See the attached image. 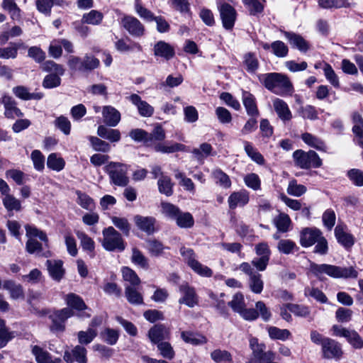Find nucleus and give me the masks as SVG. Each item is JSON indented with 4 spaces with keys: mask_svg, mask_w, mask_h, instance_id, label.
<instances>
[{
    "mask_svg": "<svg viewBox=\"0 0 363 363\" xmlns=\"http://www.w3.org/2000/svg\"><path fill=\"white\" fill-rule=\"evenodd\" d=\"M284 34L293 47L303 52L308 50V43L301 35L288 31H285Z\"/></svg>",
    "mask_w": 363,
    "mask_h": 363,
    "instance_id": "obj_28",
    "label": "nucleus"
},
{
    "mask_svg": "<svg viewBox=\"0 0 363 363\" xmlns=\"http://www.w3.org/2000/svg\"><path fill=\"white\" fill-rule=\"evenodd\" d=\"M125 295L128 301L133 305H140L143 303L142 294L133 286H127L125 289Z\"/></svg>",
    "mask_w": 363,
    "mask_h": 363,
    "instance_id": "obj_40",
    "label": "nucleus"
},
{
    "mask_svg": "<svg viewBox=\"0 0 363 363\" xmlns=\"http://www.w3.org/2000/svg\"><path fill=\"white\" fill-rule=\"evenodd\" d=\"M104 122L108 126L115 127L121 121V113L115 108L111 106H106L103 108Z\"/></svg>",
    "mask_w": 363,
    "mask_h": 363,
    "instance_id": "obj_26",
    "label": "nucleus"
},
{
    "mask_svg": "<svg viewBox=\"0 0 363 363\" xmlns=\"http://www.w3.org/2000/svg\"><path fill=\"white\" fill-rule=\"evenodd\" d=\"M323 357L325 359L339 360L343 352L341 345L335 340L329 339L325 340V344L322 347Z\"/></svg>",
    "mask_w": 363,
    "mask_h": 363,
    "instance_id": "obj_15",
    "label": "nucleus"
},
{
    "mask_svg": "<svg viewBox=\"0 0 363 363\" xmlns=\"http://www.w3.org/2000/svg\"><path fill=\"white\" fill-rule=\"evenodd\" d=\"M129 100L137 106L138 112L142 116L150 117L152 116L154 108L146 101H143L139 95L133 94L129 96Z\"/></svg>",
    "mask_w": 363,
    "mask_h": 363,
    "instance_id": "obj_24",
    "label": "nucleus"
},
{
    "mask_svg": "<svg viewBox=\"0 0 363 363\" xmlns=\"http://www.w3.org/2000/svg\"><path fill=\"white\" fill-rule=\"evenodd\" d=\"M77 238L80 240V244L82 249L91 253V257H94V250L95 247L94 240L89 237L85 233L77 231L76 233Z\"/></svg>",
    "mask_w": 363,
    "mask_h": 363,
    "instance_id": "obj_39",
    "label": "nucleus"
},
{
    "mask_svg": "<svg viewBox=\"0 0 363 363\" xmlns=\"http://www.w3.org/2000/svg\"><path fill=\"white\" fill-rule=\"evenodd\" d=\"M3 287L9 292L10 297L12 299H23L25 297L23 286L13 280L5 281L3 284Z\"/></svg>",
    "mask_w": 363,
    "mask_h": 363,
    "instance_id": "obj_29",
    "label": "nucleus"
},
{
    "mask_svg": "<svg viewBox=\"0 0 363 363\" xmlns=\"http://www.w3.org/2000/svg\"><path fill=\"white\" fill-rule=\"evenodd\" d=\"M40 69L45 72L50 74H59L63 75L65 69L62 65L57 64L52 60H47L40 65Z\"/></svg>",
    "mask_w": 363,
    "mask_h": 363,
    "instance_id": "obj_43",
    "label": "nucleus"
},
{
    "mask_svg": "<svg viewBox=\"0 0 363 363\" xmlns=\"http://www.w3.org/2000/svg\"><path fill=\"white\" fill-rule=\"evenodd\" d=\"M148 337L154 344H158L170 337L169 329L163 324H157L148 331Z\"/></svg>",
    "mask_w": 363,
    "mask_h": 363,
    "instance_id": "obj_17",
    "label": "nucleus"
},
{
    "mask_svg": "<svg viewBox=\"0 0 363 363\" xmlns=\"http://www.w3.org/2000/svg\"><path fill=\"white\" fill-rule=\"evenodd\" d=\"M60 74H49L46 75L43 81V86L45 89L57 87L61 84Z\"/></svg>",
    "mask_w": 363,
    "mask_h": 363,
    "instance_id": "obj_63",
    "label": "nucleus"
},
{
    "mask_svg": "<svg viewBox=\"0 0 363 363\" xmlns=\"http://www.w3.org/2000/svg\"><path fill=\"white\" fill-rule=\"evenodd\" d=\"M123 278L125 281L130 282L133 286L140 284V279L134 270L128 267L122 269Z\"/></svg>",
    "mask_w": 363,
    "mask_h": 363,
    "instance_id": "obj_61",
    "label": "nucleus"
},
{
    "mask_svg": "<svg viewBox=\"0 0 363 363\" xmlns=\"http://www.w3.org/2000/svg\"><path fill=\"white\" fill-rule=\"evenodd\" d=\"M243 64L248 72L254 73L259 67V62L252 52H247L243 57Z\"/></svg>",
    "mask_w": 363,
    "mask_h": 363,
    "instance_id": "obj_45",
    "label": "nucleus"
},
{
    "mask_svg": "<svg viewBox=\"0 0 363 363\" xmlns=\"http://www.w3.org/2000/svg\"><path fill=\"white\" fill-rule=\"evenodd\" d=\"M105 168L113 184L118 186L128 185L129 179L127 176L128 166L125 164L111 162Z\"/></svg>",
    "mask_w": 363,
    "mask_h": 363,
    "instance_id": "obj_5",
    "label": "nucleus"
},
{
    "mask_svg": "<svg viewBox=\"0 0 363 363\" xmlns=\"http://www.w3.org/2000/svg\"><path fill=\"white\" fill-rule=\"evenodd\" d=\"M74 314L73 310L69 308H64L61 310L56 311L53 314L50 315L52 320L50 330L54 333L63 332L65 329V321Z\"/></svg>",
    "mask_w": 363,
    "mask_h": 363,
    "instance_id": "obj_9",
    "label": "nucleus"
},
{
    "mask_svg": "<svg viewBox=\"0 0 363 363\" xmlns=\"http://www.w3.org/2000/svg\"><path fill=\"white\" fill-rule=\"evenodd\" d=\"M2 203L5 208L9 213V216H11V213L13 211L18 212L22 209L21 201L10 194L3 197Z\"/></svg>",
    "mask_w": 363,
    "mask_h": 363,
    "instance_id": "obj_35",
    "label": "nucleus"
},
{
    "mask_svg": "<svg viewBox=\"0 0 363 363\" xmlns=\"http://www.w3.org/2000/svg\"><path fill=\"white\" fill-rule=\"evenodd\" d=\"M321 235L322 233L319 229L306 228L301 232L300 243L304 247L312 246Z\"/></svg>",
    "mask_w": 363,
    "mask_h": 363,
    "instance_id": "obj_19",
    "label": "nucleus"
},
{
    "mask_svg": "<svg viewBox=\"0 0 363 363\" xmlns=\"http://www.w3.org/2000/svg\"><path fill=\"white\" fill-rule=\"evenodd\" d=\"M181 337L186 343L193 345H200L207 342V338L205 336L191 331H182Z\"/></svg>",
    "mask_w": 363,
    "mask_h": 363,
    "instance_id": "obj_34",
    "label": "nucleus"
},
{
    "mask_svg": "<svg viewBox=\"0 0 363 363\" xmlns=\"http://www.w3.org/2000/svg\"><path fill=\"white\" fill-rule=\"evenodd\" d=\"M177 225L182 228H189L194 225V220L192 215L189 212H179L174 220Z\"/></svg>",
    "mask_w": 363,
    "mask_h": 363,
    "instance_id": "obj_47",
    "label": "nucleus"
},
{
    "mask_svg": "<svg viewBox=\"0 0 363 363\" xmlns=\"http://www.w3.org/2000/svg\"><path fill=\"white\" fill-rule=\"evenodd\" d=\"M34 168L41 172L45 168V157L38 150H35L31 152L30 155Z\"/></svg>",
    "mask_w": 363,
    "mask_h": 363,
    "instance_id": "obj_64",
    "label": "nucleus"
},
{
    "mask_svg": "<svg viewBox=\"0 0 363 363\" xmlns=\"http://www.w3.org/2000/svg\"><path fill=\"white\" fill-rule=\"evenodd\" d=\"M335 235L338 242L346 248L352 247L354 244V237L344 230L342 225H337L335 228Z\"/></svg>",
    "mask_w": 363,
    "mask_h": 363,
    "instance_id": "obj_30",
    "label": "nucleus"
},
{
    "mask_svg": "<svg viewBox=\"0 0 363 363\" xmlns=\"http://www.w3.org/2000/svg\"><path fill=\"white\" fill-rule=\"evenodd\" d=\"M333 330L336 336L345 337L349 343L355 349L363 347V340L355 330H350L338 325H333Z\"/></svg>",
    "mask_w": 363,
    "mask_h": 363,
    "instance_id": "obj_12",
    "label": "nucleus"
},
{
    "mask_svg": "<svg viewBox=\"0 0 363 363\" xmlns=\"http://www.w3.org/2000/svg\"><path fill=\"white\" fill-rule=\"evenodd\" d=\"M259 82L266 89L279 96L291 95L294 86L287 75L279 72L262 74Z\"/></svg>",
    "mask_w": 363,
    "mask_h": 363,
    "instance_id": "obj_2",
    "label": "nucleus"
},
{
    "mask_svg": "<svg viewBox=\"0 0 363 363\" xmlns=\"http://www.w3.org/2000/svg\"><path fill=\"white\" fill-rule=\"evenodd\" d=\"M47 165L48 168L60 172L64 169L65 162L62 157H57L56 153H51L48 157Z\"/></svg>",
    "mask_w": 363,
    "mask_h": 363,
    "instance_id": "obj_55",
    "label": "nucleus"
},
{
    "mask_svg": "<svg viewBox=\"0 0 363 363\" xmlns=\"http://www.w3.org/2000/svg\"><path fill=\"white\" fill-rule=\"evenodd\" d=\"M21 45L22 43H11L10 46L0 48V58L15 59L18 55V50Z\"/></svg>",
    "mask_w": 363,
    "mask_h": 363,
    "instance_id": "obj_50",
    "label": "nucleus"
},
{
    "mask_svg": "<svg viewBox=\"0 0 363 363\" xmlns=\"http://www.w3.org/2000/svg\"><path fill=\"white\" fill-rule=\"evenodd\" d=\"M68 308L75 309L77 311H82L86 308V306L83 299L78 295L70 293L68 294L65 298Z\"/></svg>",
    "mask_w": 363,
    "mask_h": 363,
    "instance_id": "obj_36",
    "label": "nucleus"
},
{
    "mask_svg": "<svg viewBox=\"0 0 363 363\" xmlns=\"http://www.w3.org/2000/svg\"><path fill=\"white\" fill-rule=\"evenodd\" d=\"M63 358L67 363H72L74 361L86 363V350L82 345H77L71 352L65 351Z\"/></svg>",
    "mask_w": 363,
    "mask_h": 363,
    "instance_id": "obj_20",
    "label": "nucleus"
},
{
    "mask_svg": "<svg viewBox=\"0 0 363 363\" xmlns=\"http://www.w3.org/2000/svg\"><path fill=\"white\" fill-rule=\"evenodd\" d=\"M179 291L182 296L178 301L179 304H184L189 308H194L199 304V296L195 289L187 282L180 284Z\"/></svg>",
    "mask_w": 363,
    "mask_h": 363,
    "instance_id": "obj_10",
    "label": "nucleus"
},
{
    "mask_svg": "<svg viewBox=\"0 0 363 363\" xmlns=\"http://www.w3.org/2000/svg\"><path fill=\"white\" fill-rule=\"evenodd\" d=\"M212 177L216 183L225 189H228L231 186V181L228 175L220 169H216L212 172Z\"/></svg>",
    "mask_w": 363,
    "mask_h": 363,
    "instance_id": "obj_52",
    "label": "nucleus"
},
{
    "mask_svg": "<svg viewBox=\"0 0 363 363\" xmlns=\"http://www.w3.org/2000/svg\"><path fill=\"white\" fill-rule=\"evenodd\" d=\"M242 100L247 115L252 117H258L259 112L257 106L255 97L249 91L242 90Z\"/></svg>",
    "mask_w": 363,
    "mask_h": 363,
    "instance_id": "obj_23",
    "label": "nucleus"
},
{
    "mask_svg": "<svg viewBox=\"0 0 363 363\" xmlns=\"http://www.w3.org/2000/svg\"><path fill=\"white\" fill-rule=\"evenodd\" d=\"M131 261L143 269H147L149 267L147 258L136 247L132 249Z\"/></svg>",
    "mask_w": 363,
    "mask_h": 363,
    "instance_id": "obj_46",
    "label": "nucleus"
},
{
    "mask_svg": "<svg viewBox=\"0 0 363 363\" xmlns=\"http://www.w3.org/2000/svg\"><path fill=\"white\" fill-rule=\"evenodd\" d=\"M0 102L4 106V115L6 118H13L15 117H21L23 116L22 111L17 107L16 101L11 96L4 95L0 99Z\"/></svg>",
    "mask_w": 363,
    "mask_h": 363,
    "instance_id": "obj_18",
    "label": "nucleus"
},
{
    "mask_svg": "<svg viewBox=\"0 0 363 363\" xmlns=\"http://www.w3.org/2000/svg\"><path fill=\"white\" fill-rule=\"evenodd\" d=\"M146 249L149 254L153 257H160L164 254V250H168V247L164 246L162 242L156 239H147L145 241Z\"/></svg>",
    "mask_w": 363,
    "mask_h": 363,
    "instance_id": "obj_33",
    "label": "nucleus"
},
{
    "mask_svg": "<svg viewBox=\"0 0 363 363\" xmlns=\"http://www.w3.org/2000/svg\"><path fill=\"white\" fill-rule=\"evenodd\" d=\"M2 8L7 11L11 18L13 20H19L21 18V9L17 6L14 0H3Z\"/></svg>",
    "mask_w": 363,
    "mask_h": 363,
    "instance_id": "obj_42",
    "label": "nucleus"
},
{
    "mask_svg": "<svg viewBox=\"0 0 363 363\" xmlns=\"http://www.w3.org/2000/svg\"><path fill=\"white\" fill-rule=\"evenodd\" d=\"M301 138L305 143L309 146L315 148L318 150L326 151V146L324 143L318 138L311 133H305L301 135Z\"/></svg>",
    "mask_w": 363,
    "mask_h": 363,
    "instance_id": "obj_38",
    "label": "nucleus"
},
{
    "mask_svg": "<svg viewBox=\"0 0 363 363\" xmlns=\"http://www.w3.org/2000/svg\"><path fill=\"white\" fill-rule=\"evenodd\" d=\"M96 335L97 331L90 328L86 331H79L78 333V341L81 345H88L93 341Z\"/></svg>",
    "mask_w": 363,
    "mask_h": 363,
    "instance_id": "obj_60",
    "label": "nucleus"
},
{
    "mask_svg": "<svg viewBox=\"0 0 363 363\" xmlns=\"http://www.w3.org/2000/svg\"><path fill=\"white\" fill-rule=\"evenodd\" d=\"M13 93L18 98L28 101V100H40L43 97V94L41 92L30 93L28 88L23 86H17L13 88Z\"/></svg>",
    "mask_w": 363,
    "mask_h": 363,
    "instance_id": "obj_31",
    "label": "nucleus"
},
{
    "mask_svg": "<svg viewBox=\"0 0 363 363\" xmlns=\"http://www.w3.org/2000/svg\"><path fill=\"white\" fill-rule=\"evenodd\" d=\"M211 357L216 363H233L232 355L227 350H215L211 353Z\"/></svg>",
    "mask_w": 363,
    "mask_h": 363,
    "instance_id": "obj_44",
    "label": "nucleus"
},
{
    "mask_svg": "<svg viewBox=\"0 0 363 363\" xmlns=\"http://www.w3.org/2000/svg\"><path fill=\"white\" fill-rule=\"evenodd\" d=\"M318 6L325 9L348 8L350 4L347 0H318Z\"/></svg>",
    "mask_w": 363,
    "mask_h": 363,
    "instance_id": "obj_41",
    "label": "nucleus"
},
{
    "mask_svg": "<svg viewBox=\"0 0 363 363\" xmlns=\"http://www.w3.org/2000/svg\"><path fill=\"white\" fill-rule=\"evenodd\" d=\"M249 201V192L244 189L233 192L228 199L230 209H235L238 206L243 207L248 203Z\"/></svg>",
    "mask_w": 363,
    "mask_h": 363,
    "instance_id": "obj_21",
    "label": "nucleus"
},
{
    "mask_svg": "<svg viewBox=\"0 0 363 363\" xmlns=\"http://www.w3.org/2000/svg\"><path fill=\"white\" fill-rule=\"evenodd\" d=\"M123 27L133 36L141 37L145 33V27L140 21L130 16H125L121 19Z\"/></svg>",
    "mask_w": 363,
    "mask_h": 363,
    "instance_id": "obj_13",
    "label": "nucleus"
},
{
    "mask_svg": "<svg viewBox=\"0 0 363 363\" xmlns=\"http://www.w3.org/2000/svg\"><path fill=\"white\" fill-rule=\"evenodd\" d=\"M212 150L213 147L211 144L203 143L200 145L199 148L193 149L191 152L197 160L202 161L211 154Z\"/></svg>",
    "mask_w": 363,
    "mask_h": 363,
    "instance_id": "obj_48",
    "label": "nucleus"
},
{
    "mask_svg": "<svg viewBox=\"0 0 363 363\" xmlns=\"http://www.w3.org/2000/svg\"><path fill=\"white\" fill-rule=\"evenodd\" d=\"M165 139V131L160 125L154 128L151 133L147 132L145 145L152 147L155 151L162 153H173L184 151L186 146L183 144L174 143L171 145L163 144L161 142Z\"/></svg>",
    "mask_w": 363,
    "mask_h": 363,
    "instance_id": "obj_3",
    "label": "nucleus"
},
{
    "mask_svg": "<svg viewBox=\"0 0 363 363\" xmlns=\"http://www.w3.org/2000/svg\"><path fill=\"white\" fill-rule=\"evenodd\" d=\"M97 134L99 137L109 140L111 143L118 142L121 140V133L117 129H111L101 125L98 127Z\"/></svg>",
    "mask_w": 363,
    "mask_h": 363,
    "instance_id": "obj_32",
    "label": "nucleus"
},
{
    "mask_svg": "<svg viewBox=\"0 0 363 363\" xmlns=\"http://www.w3.org/2000/svg\"><path fill=\"white\" fill-rule=\"evenodd\" d=\"M89 139L95 151L102 152H108L110 151L111 145L108 143L95 136H90Z\"/></svg>",
    "mask_w": 363,
    "mask_h": 363,
    "instance_id": "obj_58",
    "label": "nucleus"
},
{
    "mask_svg": "<svg viewBox=\"0 0 363 363\" xmlns=\"http://www.w3.org/2000/svg\"><path fill=\"white\" fill-rule=\"evenodd\" d=\"M272 52L277 57L283 58L287 56L289 52L288 46L281 40H276L272 43Z\"/></svg>",
    "mask_w": 363,
    "mask_h": 363,
    "instance_id": "obj_56",
    "label": "nucleus"
},
{
    "mask_svg": "<svg viewBox=\"0 0 363 363\" xmlns=\"http://www.w3.org/2000/svg\"><path fill=\"white\" fill-rule=\"evenodd\" d=\"M161 208L162 214L172 220H175L181 211L177 206L168 202H162Z\"/></svg>",
    "mask_w": 363,
    "mask_h": 363,
    "instance_id": "obj_57",
    "label": "nucleus"
},
{
    "mask_svg": "<svg viewBox=\"0 0 363 363\" xmlns=\"http://www.w3.org/2000/svg\"><path fill=\"white\" fill-rule=\"evenodd\" d=\"M273 221L278 231L281 233L288 232L291 223L289 216L284 213H280Z\"/></svg>",
    "mask_w": 363,
    "mask_h": 363,
    "instance_id": "obj_37",
    "label": "nucleus"
},
{
    "mask_svg": "<svg viewBox=\"0 0 363 363\" xmlns=\"http://www.w3.org/2000/svg\"><path fill=\"white\" fill-rule=\"evenodd\" d=\"M154 55L157 57L164 58L165 60H169L174 55V48L169 43L160 40L154 45Z\"/></svg>",
    "mask_w": 363,
    "mask_h": 363,
    "instance_id": "obj_25",
    "label": "nucleus"
},
{
    "mask_svg": "<svg viewBox=\"0 0 363 363\" xmlns=\"http://www.w3.org/2000/svg\"><path fill=\"white\" fill-rule=\"evenodd\" d=\"M134 221L136 226L147 235H151L155 232V224L156 220L153 217L142 216L136 215L134 217Z\"/></svg>",
    "mask_w": 363,
    "mask_h": 363,
    "instance_id": "obj_22",
    "label": "nucleus"
},
{
    "mask_svg": "<svg viewBox=\"0 0 363 363\" xmlns=\"http://www.w3.org/2000/svg\"><path fill=\"white\" fill-rule=\"evenodd\" d=\"M157 345L160 354L164 358L171 360L174 357L175 352L169 342H161Z\"/></svg>",
    "mask_w": 363,
    "mask_h": 363,
    "instance_id": "obj_62",
    "label": "nucleus"
},
{
    "mask_svg": "<svg viewBox=\"0 0 363 363\" xmlns=\"http://www.w3.org/2000/svg\"><path fill=\"white\" fill-rule=\"evenodd\" d=\"M269 336L273 340H286L291 336V333L287 329H280L275 326L267 328Z\"/></svg>",
    "mask_w": 363,
    "mask_h": 363,
    "instance_id": "obj_49",
    "label": "nucleus"
},
{
    "mask_svg": "<svg viewBox=\"0 0 363 363\" xmlns=\"http://www.w3.org/2000/svg\"><path fill=\"white\" fill-rule=\"evenodd\" d=\"M223 26L226 30H232L237 18L236 10L228 3H222L218 7Z\"/></svg>",
    "mask_w": 363,
    "mask_h": 363,
    "instance_id": "obj_11",
    "label": "nucleus"
},
{
    "mask_svg": "<svg viewBox=\"0 0 363 363\" xmlns=\"http://www.w3.org/2000/svg\"><path fill=\"white\" fill-rule=\"evenodd\" d=\"M324 75L326 79L332 84L335 88L340 87V82L337 75L335 74L334 69L328 63H325L324 67Z\"/></svg>",
    "mask_w": 363,
    "mask_h": 363,
    "instance_id": "obj_59",
    "label": "nucleus"
},
{
    "mask_svg": "<svg viewBox=\"0 0 363 363\" xmlns=\"http://www.w3.org/2000/svg\"><path fill=\"white\" fill-rule=\"evenodd\" d=\"M238 269L249 276V286L252 292L260 294L263 290L264 283L262 275L259 274L248 262H242Z\"/></svg>",
    "mask_w": 363,
    "mask_h": 363,
    "instance_id": "obj_8",
    "label": "nucleus"
},
{
    "mask_svg": "<svg viewBox=\"0 0 363 363\" xmlns=\"http://www.w3.org/2000/svg\"><path fill=\"white\" fill-rule=\"evenodd\" d=\"M103 18L104 16L102 13L96 10H91L90 12L83 15L82 23L91 25H99L102 21Z\"/></svg>",
    "mask_w": 363,
    "mask_h": 363,
    "instance_id": "obj_51",
    "label": "nucleus"
},
{
    "mask_svg": "<svg viewBox=\"0 0 363 363\" xmlns=\"http://www.w3.org/2000/svg\"><path fill=\"white\" fill-rule=\"evenodd\" d=\"M45 265L49 275L53 280L60 282L64 278L65 269L61 259H48Z\"/></svg>",
    "mask_w": 363,
    "mask_h": 363,
    "instance_id": "obj_16",
    "label": "nucleus"
},
{
    "mask_svg": "<svg viewBox=\"0 0 363 363\" xmlns=\"http://www.w3.org/2000/svg\"><path fill=\"white\" fill-rule=\"evenodd\" d=\"M102 246L106 250L110 252L116 250L122 252L125 249V243L121 234L113 227L110 226L104 228L102 231Z\"/></svg>",
    "mask_w": 363,
    "mask_h": 363,
    "instance_id": "obj_4",
    "label": "nucleus"
},
{
    "mask_svg": "<svg viewBox=\"0 0 363 363\" xmlns=\"http://www.w3.org/2000/svg\"><path fill=\"white\" fill-rule=\"evenodd\" d=\"M309 272L318 280L323 281L326 274L334 279H356L358 272L353 267H340L328 264H316L311 262Z\"/></svg>",
    "mask_w": 363,
    "mask_h": 363,
    "instance_id": "obj_1",
    "label": "nucleus"
},
{
    "mask_svg": "<svg viewBox=\"0 0 363 363\" xmlns=\"http://www.w3.org/2000/svg\"><path fill=\"white\" fill-rule=\"evenodd\" d=\"M157 184L159 191L161 194H164L167 196H169L173 194V184L172 183L171 179L169 177L162 175V177L158 180Z\"/></svg>",
    "mask_w": 363,
    "mask_h": 363,
    "instance_id": "obj_53",
    "label": "nucleus"
},
{
    "mask_svg": "<svg viewBox=\"0 0 363 363\" xmlns=\"http://www.w3.org/2000/svg\"><path fill=\"white\" fill-rule=\"evenodd\" d=\"M111 219L113 224L118 230H120L124 235H129L130 231V224L127 218L123 217L112 216Z\"/></svg>",
    "mask_w": 363,
    "mask_h": 363,
    "instance_id": "obj_54",
    "label": "nucleus"
},
{
    "mask_svg": "<svg viewBox=\"0 0 363 363\" xmlns=\"http://www.w3.org/2000/svg\"><path fill=\"white\" fill-rule=\"evenodd\" d=\"M250 347L252 350L254 360L257 363L269 359L270 356L274 354L272 350L265 351V345L259 343L258 340L255 337H252L250 340Z\"/></svg>",
    "mask_w": 363,
    "mask_h": 363,
    "instance_id": "obj_14",
    "label": "nucleus"
},
{
    "mask_svg": "<svg viewBox=\"0 0 363 363\" xmlns=\"http://www.w3.org/2000/svg\"><path fill=\"white\" fill-rule=\"evenodd\" d=\"M293 157L296 165L301 169L318 168L322 165L321 159L313 150H297L293 153Z\"/></svg>",
    "mask_w": 363,
    "mask_h": 363,
    "instance_id": "obj_6",
    "label": "nucleus"
},
{
    "mask_svg": "<svg viewBox=\"0 0 363 363\" xmlns=\"http://www.w3.org/2000/svg\"><path fill=\"white\" fill-rule=\"evenodd\" d=\"M180 254L183 257L187 265L196 274L202 277H210L213 274L212 270L201 264L196 259V255L191 248L182 247Z\"/></svg>",
    "mask_w": 363,
    "mask_h": 363,
    "instance_id": "obj_7",
    "label": "nucleus"
},
{
    "mask_svg": "<svg viewBox=\"0 0 363 363\" xmlns=\"http://www.w3.org/2000/svg\"><path fill=\"white\" fill-rule=\"evenodd\" d=\"M273 107L278 117L284 122L292 118V113L287 104L282 99H275L273 101Z\"/></svg>",
    "mask_w": 363,
    "mask_h": 363,
    "instance_id": "obj_27",
    "label": "nucleus"
}]
</instances>
